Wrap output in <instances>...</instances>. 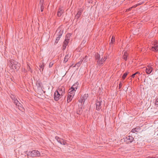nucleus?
Here are the masks:
<instances>
[{"label":"nucleus","instance_id":"nucleus-5","mask_svg":"<svg viewBox=\"0 0 158 158\" xmlns=\"http://www.w3.org/2000/svg\"><path fill=\"white\" fill-rule=\"evenodd\" d=\"M88 97V94H85L83 96H81L80 98L78 100V102L84 104L85 101L87 99Z\"/></svg>","mask_w":158,"mask_h":158},{"label":"nucleus","instance_id":"nucleus-36","mask_svg":"<svg viewBox=\"0 0 158 158\" xmlns=\"http://www.w3.org/2000/svg\"><path fill=\"white\" fill-rule=\"evenodd\" d=\"M28 67L29 69H28V71H30L31 73H32V71L31 69V68H30V67L29 66Z\"/></svg>","mask_w":158,"mask_h":158},{"label":"nucleus","instance_id":"nucleus-12","mask_svg":"<svg viewBox=\"0 0 158 158\" xmlns=\"http://www.w3.org/2000/svg\"><path fill=\"white\" fill-rule=\"evenodd\" d=\"M150 50L152 51L157 52L158 51V45L157 44H155L153 45L150 48Z\"/></svg>","mask_w":158,"mask_h":158},{"label":"nucleus","instance_id":"nucleus-34","mask_svg":"<svg viewBox=\"0 0 158 158\" xmlns=\"http://www.w3.org/2000/svg\"><path fill=\"white\" fill-rule=\"evenodd\" d=\"M123 85V84L121 82H120L119 84V89H120L121 88L122 86Z\"/></svg>","mask_w":158,"mask_h":158},{"label":"nucleus","instance_id":"nucleus-19","mask_svg":"<svg viewBox=\"0 0 158 158\" xmlns=\"http://www.w3.org/2000/svg\"><path fill=\"white\" fill-rule=\"evenodd\" d=\"M78 84H79L78 82H76L71 87V89H75L76 90L77 88L78 85Z\"/></svg>","mask_w":158,"mask_h":158},{"label":"nucleus","instance_id":"nucleus-38","mask_svg":"<svg viewBox=\"0 0 158 158\" xmlns=\"http://www.w3.org/2000/svg\"><path fill=\"white\" fill-rule=\"evenodd\" d=\"M85 58H82L81 59V60L80 61H82H82H85L86 62V59H85Z\"/></svg>","mask_w":158,"mask_h":158},{"label":"nucleus","instance_id":"nucleus-45","mask_svg":"<svg viewBox=\"0 0 158 158\" xmlns=\"http://www.w3.org/2000/svg\"><path fill=\"white\" fill-rule=\"evenodd\" d=\"M86 57H87V56H85V58H86Z\"/></svg>","mask_w":158,"mask_h":158},{"label":"nucleus","instance_id":"nucleus-28","mask_svg":"<svg viewBox=\"0 0 158 158\" xmlns=\"http://www.w3.org/2000/svg\"><path fill=\"white\" fill-rule=\"evenodd\" d=\"M81 63H82V61H79L78 63H77L75 65H77V67H79L81 65Z\"/></svg>","mask_w":158,"mask_h":158},{"label":"nucleus","instance_id":"nucleus-31","mask_svg":"<svg viewBox=\"0 0 158 158\" xmlns=\"http://www.w3.org/2000/svg\"><path fill=\"white\" fill-rule=\"evenodd\" d=\"M67 143H66L65 140H63V141H62V144H63V145H65L67 144Z\"/></svg>","mask_w":158,"mask_h":158},{"label":"nucleus","instance_id":"nucleus-37","mask_svg":"<svg viewBox=\"0 0 158 158\" xmlns=\"http://www.w3.org/2000/svg\"><path fill=\"white\" fill-rule=\"evenodd\" d=\"M102 59H103V60H104V62L107 59L106 56H104L102 58Z\"/></svg>","mask_w":158,"mask_h":158},{"label":"nucleus","instance_id":"nucleus-44","mask_svg":"<svg viewBox=\"0 0 158 158\" xmlns=\"http://www.w3.org/2000/svg\"><path fill=\"white\" fill-rule=\"evenodd\" d=\"M89 3H90V0H89Z\"/></svg>","mask_w":158,"mask_h":158},{"label":"nucleus","instance_id":"nucleus-26","mask_svg":"<svg viewBox=\"0 0 158 158\" xmlns=\"http://www.w3.org/2000/svg\"><path fill=\"white\" fill-rule=\"evenodd\" d=\"M114 40H115V39L114 37V36H113L112 37V39H111V42L110 43V45H112V44H113V42H114Z\"/></svg>","mask_w":158,"mask_h":158},{"label":"nucleus","instance_id":"nucleus-32","mask_svg":"<svg viewBox=\"0 0 158 158\" xmlns=\"http://www.w3.org/2000/svg\"><path fill=\"white\" fill-rule=\"evenodd\" d=\"M53 63L52 62H50V63L49 67V68H51L53 65Z\"/></svg>","mask_w":158,"mask_h":158},{"label":"nucleus","instance_id":"nucleus-18","mask_svg":"<svg viewBox=\"0 0 158 158\" xmlns=\"http://www.w3.org/2000/svg\"><path fill=\"white\" fill-rule=\"evenodd\" d=\"M74 96H73V95H71L70 94H68L67 97V102H71L72 99Z\"/></svg>","mask_w":158,"mask_h":158},{"label":"nucleus","instance_id":"nucleus-11","mask_svg":"<svg viewBox=\"0 0 158 158\" xmlns=\"http://www.w3.org/2000/svg\"><path fill=\"white\" fill-rule=\"evenodd\" d=\"M146 72L147 74H150L153 70V68L150 66H148L146 69Z\"/></svg>","mask_w":158,"mask_h":158},{"label":"nucleus","instance_id":"nucleus-1","mask_svg":"<svg viewBox=\"0 0 158 158\" xmlns=\"http://www.w3.org/2000/svg\"><path fill=\"white\" fill-rule=\"evenodd\" d=\"M95 61L97 62V65L99 66H102L104 62L103 59L100 58V55L98 53H96L95 55Z\"/></svg>","mask_w":158,"mask_h":158},{"label":"nucleus","instance_id":"nucleus-17","mask_svg":"<svg viewBox=\"0 0 158 158\" xmlns=\"http://www.w3.org/2000/svg\"><path fill=\"white\" fill-rule=\"evenodd\" d=\"M63 32V31H61L60 29H57L56 31V33H58L57 35L59 37H61Z\"/></svg>","mask_w":158,"mask_h":158},{"label":"nucleus","instance_id":"nucleus-40","mask_svg":"<svg viewBox=\"0 0 158 158\" xmlns=\"http://www.w3.org/2000/svg\"><path fill=\"white\" fill-rule=\"evenodd\" d=\"M135 129H136V130H137L138 132L140 130L141 128L140 127H138L135 128Z\"/></svg>","mask_w":158,"mask_h":158},{"label":"nucleus","instance_id":"nucleus-6","mask_svg":"<svg viewBox=\"0 0 158 158\" xmlns=\"http://www.w3.org/2000/svg\"><path fill=\"white\" fill-rule=\"evenodd\" d=\"M62 96L60 95V93H59L58 91H56L54 94V99L56 101H58L60 99Z\"/></svg>","mask_w":158,"mask_h":158},{"label":"nucleus","instance_id":"nucleus-25","mask_svg":"<svg viewBox=\"0 0 158 158\" xmlns=\"http://www.w3.org/2000/svg\"><path fill=\"white\" fill-rule=\"evenodd\" d=\"M128 73L129 72H126L123 74L122 77V78L123 80L125 79Z\"/></svg>","mask_w":158,"mask_h":158},{"label":"nucleus","instance_id":"nucleus-13","mask_svg":"<svg viewBox=\"0 0 158 158\" xmlns=\"http://www.w3.org/2000/svg\"><path fill=\"white\" fill-rule=\"evenodd\" d=\"M70 36L69 34H67L65 36V40L64 42V44L65 45H67L69 42V40Z\"/></svg>","mask_w":158,"mask_h":158},{"label":"nucleus","instance_id":"nucleus-33","mask_svg":"<svg viewBox=\"0 0 158 158\" xmlns=\"http://www.w3.org/2000/svg\"><path fill=\"white\" fill-rule=\"evenodd\" d=\"M67 45H65V44H63V48H62L63 50H64L65 49Z\"/></svg>","mask_w":158,"mask_h":158},{"label":"nucleus","instance_id":"nucleus-16","mask_svg":"<svg viewBox=\"0 0 158 158\" xmlns=\"http://www.w3.org/2000/svg\"><path fill=\"white\" fill-rule=\"evenodd\" d=\"M69 93L68 94H70L71 95H73V96H74L75 95V93L76 91L75 89H71V88L69 90Z\"/></svg>","mask_w":158,"mask_h":158},{"label":"nucleus","instance_id":"nucleus-10","mask_svg":"<svg viewBox=\"0 0 158 158\" xmlns=\"http://www.w3.org/2000/svg\"><path fill=\"white\" fill-rule=\"evenodd\" d=\"M15 104L18 106V109L20 110L23 111L24 110V108L23 107V106L18 101L17 104L15 103Z\"/></svg>","mask_w":158,"mask_h":158},{"label":"nucleus","instance_id":"nucleus-20","mask_svg":"<svg viewBox=\"0 0 158 158\" xmlns=\"http://www.w3.org/2000/svg\"><path fill=\"white\" fill-rule=\"evenodd\" d=\"M10 97L14 101V103L17 104L18 101L15 98V97L14 95H12Z\"/></svg>","mask_w":158,"mask_h":158},{"label":"nucleus","instance_id":"nucleus-15","mask_svg":"<svg viewBox=\"0 0 158 158\" xmlns=\"http://www.w3.org/2000/svg\"><path fill=\"white\" fill-rule=\"evenodd\" d=\"M64 10L61 8H59L57 13V15L58 17H60L63 13Z\"/></svg>","mask_w":158,"mask_h":158},{"label":"nucleus","instance_id":"nucleus-22","mask_svg":"<svg viewBox=\"0 0 158 158\" xmlns=\"http://www.w3.org/2000/svg\"><path fill=\"white\" fill-rule=\"evenodd\" d=\"M128 56V54L127 53V52H124L123 56V59L127 61V57Z\"/></svg>","mask_w":158,"mask_h":158},{"label":"nucleus","instance_id":"nucleus-3","mask_svg":"<svg viewBox=\"0 0 158 158\" xmlns=\"http://www.w3.org/2000/svg\"><path fill=\"white\" fill-rule=\"evenodd\" d=\"M11 66L13 69H15L16 71H17L19 69L20 67V64L14 60L11 61Z\"/></svg>","mask_w":158,"mask_h":158},{"label":"nucleus","instance_id":"nucleus-23","mask_svg":"<svg viewBox=\"0 0 158 158\" xmlns=\"http://www.w3.org/2000/svg\"><path fill=\"white\" fill-rule=\"evenodd\" d=\"M55 138L57 140L58 142L59 143L61 144H62V141H63V139L60 138L57 136H56Z\"/></svg>","mask_w":158,"mask_h":158},{"label":"nucleus","instance_id":"nucleus-41","mask_svg":"<svg viewBox=\"0 0 158 158\" xmlns=\"http://www.w3.org/2000/svg\"><path fill=\"white\" fill-rule=\"evenodd\" d=\"M135 74L134 73L131 75V77L132 78H134L135 77Z\"/></svg>","mask_w":158,"mask_h":158},{"label":"nucleus","instance_id":"nucleus-9","mask_svg":"<svg viewBox=\"0 0 158 158\" xmlns=\"http://www.w3.org/2000/svg\"><path fill=\"white\" fill-rule=\"evenodd\" d=\"M102 101H98L96 102V109L98 110H99L101 108V104H102Z\"/></svg>","mask_w":158,"mask_h":158},{"label":"nucleus","instance_id":"nucleus-42","mask_svg":"<svg viewBox=\"0 0 158 158\" xmlns=\"http://www.w3.org/2000/svg\"><path fill=\"white\" fill-rule=\"evenodd\" d=\"M58 41V40H56H56L55 41V44H56L57 43Z\"/></svg>","mask_w":158,"mask_h":158},{"label":"nucleus","instance_id":"nucleus-29","mask_svg":"<svg viewBox=\"0 0 158 158\" xmlns=\"http://www.w3.org/2000/svg\"><path fill=\"white\" fill-rule=\"evenodd\" d=\"M155 105L158 106V98H157L155 101Z\"/></svg>","mask_w":158,"mask_h":158},{"label":"nucleus","instance_id":"nucleus-4","mask_svg":"<svg viewBox=\"0 0 158 158\" xmlns=\"http://www.w3.org/2000/svg\"><path fill=\"white\" fill-rule=\"evenodd\" d=\"M124 141L127 143H131L134 140V138L130 135L127 136L123 138Z\"/></svg>","mask_w":158,"mask_h":158},{"label":"nucleus","instance_id":"nucleus-30","mask_svg":"<svg viewBox=\"0 0 158 158\" xmlns=\"http://www.w3.org/2000/svg\"><path fill=\"white\" fill-rule=\"evenodd\" d=\"M40 10L41 12L43 11L44 10V6L43 5V4H41Z\"/></svg>","mask_w":158,"mask_h":158},{"label":"nucleus","instance_id":"nucleus-7","mask_svg":"<svg viewBox=\"0 0 158 158\" xmlns=\"http://www.w3.org/2000/svg\"><path fill=\"white\" fill-rule=\"evenodd\" d=\"M56 91H58L59 93L62 96H63L65 94V89L64 86H60Z\"/></svg>","mask_w":158,"mask_h":158},{"label":"nucleus","instance_id":"nucleus-43","mask_svg":"<svg viewBox=\"0 0 158 158\" xmlns=\"http://www.w3.org/2000/svg\"><path fill=\"white\" fill-rule=\"evenodd\" d=\"M139 73V72H136L135 73V75L137 74H138V73Z\"/></svg>","mask_w":158,"mask_h":158},{"label":"nucleus","instance_id":"nucleus-8","mask_svg":"<svg viewBox=\"0 0 158 158\" xmlns=\"http://www.w3.org/2000/svg\"><path fill=\"white\" fill-rule=\"evenodd\" d=\"M83 11V9L81 8L79 9L77 13L75 16V19H76L77 20H78V19L81 16Z\"/></svg>","mask_w":158,"mask_h":158},{"label":"nucleus","instance_id":"nucleus-27","mask_svg":"<svg viewBox=\"0 0 158 158\" xmlns=\"http://www.w3.org/2000/svg\"><path fill=\"white\" fill-rule=\"evenodd\" d=\"M135 132H138V131L136 130V129H135V128H134L132 129L131 131L130 132V133L129 134H130L131 133H134Z\"/></svg>","mask_w":158,"mask_h":158},{"label":"nucleus","instance_id":"nucleus-35","mask_svg":"<svg viewBox=\"0 0 158 158\" xmlns=\"http://www.w3.org/2000/svg\"><path fill=\"white\" fill-rule=\"evenodd\" d=\"M146 158H158V156H156L155 157H151V156H148V157H147Z\"/></svg>","mask_w":158,"mask_h":158},{"label":"nucleus","instance_id":"nucleus-24","mask_svg":"<svg viewBox=\"0 0 158 158\" xmlns=\"http://www.w3.org/2000/svg\"><path fill=\"white\" fill-rule=\"evenodd\" d=\"M141 4H138L136 5H135L133 6H132V7H130L128 9H127V11H129L130 10H131L132 8H135V7H136L138 5H140Z\"/></svg>","mask_w":158,"mask_h":158},{"label":"nucleus","instance_id":"nucleus-2","mask_svg":"<svg viewBox=\"0 0 158 158\" xmlns=\"http://www.w3.org/2000/svg\"><path fill=\"white\" fill-rule=\"evenodd\" d=\"M28 154L32 157H35L40 156V152L37 150H35L32 151H29L28 152Z\"/></svg>","mask_w":158,"mask_h":158},{"label":"nucleus","instance_id":"nucleus-39","mask_svg":"<svg viewBox=\"0 0 158 158\" xmlns=\"http://www.w3.org/2000/svg\"><path fill=\"white\" fill-rule=\"evenodd\" d=\"M61 37H59V36H58V37H57L56 39V40L59 41Z\"/></svg>","mask_w":158,"mask_h":158},{"label":"nucleus","instance_id":"nucleus-21","mask_svg":"<svg viewBox=\"0 0 158 158\" xmlns=\"http://www.w3.org/2000/svg\"><path fill=\"white\" fill-rule=\"evenodd\" d=\"M45 64H44V63L42 62V63H40V70L41 72H43V69H44V67Z\"/></svg>","mask_w":158,"mask_h":158},{"label":"nucleus","instance_id":"nucleus-14","mask_svg":"<svg viewBox=\"0 0 158 158\" xmlns=\"http://www.w3.org/2000/svg\"><path fill=\"white\" fill-rule=\"evenodd\" d=\"M71 57V55L68 53L66 55L64 58L63 63H66L68 60L69 58Z\"/></svg>","mask_w":158,"mask_h":158}]
</instances>
